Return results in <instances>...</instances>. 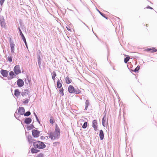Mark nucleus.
<instances>
[{
  "instance_id": "obj_28",
  "label": "nucleus",
  "mask_w": 157,
  "mask_h": 157,
  "mask_svg": "<svg viewBox=\"0 0 157 157\" xmlns=\"http://www.w3.org/2000/svg\"><path fill=\"white\" fill-rule=\"evenodd\" d=\"M23 115L25 116L28 117L31 115V112L29 111H28L25 113V112Z\"/></svg>"
},
{
  "instance_id": "obj_45",
  "label": "nucleus",
  "mask_w": 157,
  "mask_h": 157,
  "mask_svg": "<svg viewBox=\"0 0 157 157\" xmlns=\"http://www.w3.org/2000/svg\"><path fill=\"white\" fill-rule=\"evenodd\" d=\"M146 8L147 9H153V8H152L150 6H148L147 7H146Z\"/></svg>"
},
{
  "instance_id": "obj_21",
  "label": "nucleus",
  "mask_w": 157,
  "mask_h": 157,
  "mask_svg": "<svg viewBox=\"0 0 157 157\" xmlns=\"http://www.w3.org/2000/svg\"><path fill=\"white\" fill-rule=\"evenodd\" d=\"M37 58V59H38V65H39V67H40V65L41 64V59L40 56V54H38Z\"/></svg>"
},
{
  "instance_id": "obj_17",
  "label": "nucleus",
  "mask_w": 157,
  "mask_h": 157,
  "mask_svg": "<svg viewBox=\"0 0 157 157\" xmlns=\"http://www.w3.org/2000/svg\"><path fill=\"white\" fill-rule=\"evenodd\" d=\"M14 72L13 71H10L9 72L10 76L11 77V78H16L17 77L16 75L15 74Z\"/></svg>"
},
{
  "instance_id": "obj_8",
  "label": "nucleus",
  "mask_w": 157,
  "mask_h": 157,
  "mask_svg": "<svg viewBox=\"0 0 157 157\" xmlns=\"http://www.w3.org/2000/svg\"><path fill=\"white\" fill-rule=\"evenodd\" d=\"M92 127L95 131H97L98 130L97 122L96 120H94L93 121Z\"/></svg>"
},
{
  "instance_id": "obj_34",
  "label": "nucleus",
  "mask_w": 157,
  "mask_h": 157,
  "mask_svg": "<svg viewBox=\"0 0 157 157\" xmlns=\"http://www.w3.org/2000/svg\"><path fill=\"white\" fill-rule=\"evenodd\" d=\"M29 102V100L28 99H26L24 101H22V103L23 104H28V103Z\"/></svg>"
},
{
  "instance_id": "obj_6",
  "label": "nucleus",
  "mask_w": 157,
  "mask_h": 157,
  "mask_svg": "<svg viewBox=\"0 0 157 157\" xmlns=\"http://www.w3.org/2000/svg\"><path fill=\"white\" fill-rule=\"evenodd\" d=\"M25 112V109L23 107H19L17 113L20 115H23Z\"/></svg>"
},
{
  "instance_id": "obj_11",
  "label": "nucleus",
  "mask_w": 157,
  "mask_h": 157,
  "mask_svg": "<svg viewBox=\"0 0 157 157\" xmlns=\"http://www.w3.org/2000/svg\"><path fill=\"white\" fill-rule=\"evenodd\" d=\"M146 52H155L157 51V50L154 48H146L145 49Z\"/></svg>"
},
{
  "instance_id": "obj_55",
  "label": "nucleus",
  "mask_w": 157,
  "mask_h": 157,
  "mask_svg": "<svg viewBox=\"0 0 157 157\" xmlns=\"http://www.w3.org/2000/svg\"><path fill=\"white\" fill-rule=\"evenodd\" d=\"M45 137V139H48V136H46L45 137Z\"/></svg>"
},
{
  "instance_id": "obj_16",
  "label": "nucleus",
  "mask_w": 157,
  "mask_h": 157,
  "mask_svg": "<svg viewBox=\"0 0 157 157\" xmlns=\"http://www.w3.org/2000/svg\"><path fill=\"white\" fill-rule=\"evenodd\" d=\"M53 134L55 139H57L59 138L60 133L54 132Z\"/></svg>"
},
{
  "instance_id": "obj_60",
  "label": "nucleus",
  "mask_w": 157,
  "mask_h": 157,
  "mask_svg": "<svg viewBox=\"0 0 157 157\" xmlns=\"http://www.w3.org/2000/svg\"><path fill=\"white\" fill-rule=\"evenodd\" d=\"M58 143V142H55V143Z\"/></svg>"
},
{
  "instance_id": "obj_52",
  "label": "nucleus",
  "mask_w": 157,
  "mask_h": 157,
  "mask_svg": "<svg viewBox=\"0 0 157 157\" xmlns=\"http://www.w3.org/2000/svg\"><path fill=\"white\" fill-rule=\"evenodd\" d=\"M104 18H105L106 19H108V18L107 17H106L105 16H105H104V17H103Z\"/></svg>"
},
{
  "instance_id": "obj_57",
  "label": "nucleus",
  "mask_w": 157,
  "mask_h": 157,
  "mask_svg": "<svg viewBox=\"0 0 157 157\" xmlns=\"http://www.w3.org/2000/svg\"><path fill=\"white\" fill-rule=\"evenodd\" d=\"M34 114L35 117L36 115H37L35 113H34Z\"/></svg>"
},
{
  "instance_id": "obj_22",
  "label": "nucleus",
  "mask_w": 157,
  "mask_h": 157,
  "mask_svg": "<svg viewBox=\"0 0 157 157\" xmlns=\"http://www.w3.org/2000/svg\"><path fill=\"white\" fill-rule=\"evenodd\" d=\"M57 75L55 71H53L52 73V78L53 80L55 82V77Z\"/></svg>"
},
{
  "instance_id": "obj_35",
  "label": "nucleus",
  "mask_w": 157,
  "mask_h": 157,
  "mask_svg": "<svg viewBox=\"0 0 157 157\" xmlns=\"http://www.w3.org/2000/svg\"><path fill=\"white\" fill-rule=\"evenodd\" d=\"M90 105V103L88 100H86L85 102V106H89Z\"/></svg>"
},
{
  "instance_id": "obj_9",
  "label": "nucleus",
  "mask_w": 157,
  "mask_h": 157,
  "mask_svg": "<svg viewBox=\"0 0 157 157\" xmlns=\"http://www.w3.org/2000/svg\"><path fill=\"white\" fill-rule=\"evenodd\" d=\"M1 74L4 77H7L8 74V71L6 70L1 69L0 71Z\"/></svg>"
},
{
  "instance_id": "obj_29",
  "label": "nucleus",
  "mask_w": 157,
  "mask_h": 157,
  "mask_svg": "<svg viewBox=\"0 0 157 157\" xmlns=\"http://www.w3.org/2000/svg\"><path fill=\"white\" fill-rule=\"evenodd\" d=\"M64 90L63 88H61L59 90V91L61 94V96H63L64 95V93H63Z\"/></svg>"
},
{
  "instance_id": "obj_1",
  "label": "nucleus",
  "mask_w": 157,
  "mask_h": 157,
  "mask_svg": "<svg viewBox=\"0 0 157 157\" xmlns=\"http://www.w3.org/2000/svg\"><path fill=\"white\" fill-rule=\"evenodd\" d=\"M33 145L36 148L42 149L45 148L46 146L42 142L37 141L33 142Z\"/></svg>"
},
{
  "instance_id": "obj_5",
  "label": "nucleus",
  "mask_w": 157,
  "mask_h": 157,
  "mask_svg": "<svg viewBox=\"0 0 157 157\" xmlns=\"http://www.w3.org/2000/svg\"><path fill=\"white\" fill-rule=\"evenodd\" d=\"M10 47L11 52L13 54L14 53V50L15 45L13 41H11V40H10Z\"/></svg>"
},
{
  "instance_id": "obj_25",
  "label": "nucleus",
  "mask_w": 157,
  "mask_h": 157,
  "mask_svg": "<svg viewBox=\"0 0 157 157\" xmlns=\"http://www.w3.org/2000/svg\"><path fill=\"white\" fill-rule=\"evenodd\" d=\"M39 151V150L35 149L34 148H32L31 150V153L33 154L36 153L38 152Z\"/></svg>"
},
{
  "instance_id": "obj_54",
  "label": "nucleus",
  "mask_w": 157,
  "mask_h": 157,
  "mask_svg": "<svg viewBox=\"0 0 157 157\" xmlns=\"http://www.w3.org/2000/svg\"><path fill=\"white\" fill-rule=\"evenodd\" d=\"M82 23L85 25L87 28H88V26L86 25L83 22H82Z\"/></svg>"
},
{
  "instance_id": "obj_15",
  "label": "nucleus",
  "mask_w": 157,
  "mask_h": 157,
  "mask_svg": "<svg viewBox=\"0 0 157 157\" xmlns=\"http://www.w3.org/2000/svg\"><path fill=\"white\" fill-rule=\"evenodd\" d=\"M99 136L101 140H102L104 138V134L102 130H100Z\"/></svg>"
},
{
  "instance_id": "obj_33",
  "label": "nucleus",
  "mask_w": 157,
  "mask_h": 157,
  "mask_svg": "<svg viewBox=\"0 0 157 157\" xmlns=\"http://www.w3.org/2000/svg\"><path fill=\"white\" fill-rule=\"evenodd\" d=\"M0 24H1V25L2 26V27H3V28L5 27V23L4 21L0 22Z\"/></svg>"
},
{
  "instance_id": "obj_39",
  "label": "nucleus",
  "mask_w": 157,
  "mask_h": 157,
  "mask_svg": "<svg viewBox=\"0 0 157 157\" xmlns=\"http://www.w3.org/2000/svg\"><path fill=\"white\" fill-rule=\"evenodd\" d=\"M5 0H0V5L2 6L3 5Z\"/></svg>"
},
{
  "instance_id": "obj_48",
  "label": "nucleus",
  "mask_w": 157,
  "mask_h": 157,
  "mask_svg": "<svg viewBox=\"0 0 157 157\" xmlns=\"http://www.w3.org/2000/svg\"><path fill=\"white\" fill-rule=\"evenodd\" d=\"M19 24H20V25L21 27L22 26V22H21V21H20Z\"/></svg>"
},
{
  "instance_id": "obj_51",
  "label": "nucleus",
  "mask_w": 157,
  "mask_h": 157,
  "mask_svg": "<svg viewBox=\"0 0 157 157\" xmlns=\"http://www.w3.org/2000/svg\"><path fill=\"white\" fill-rule=\"evenodd\" d=\"M88 106H85V110H86L87 109Z\"/></svg>"
},
{
  "instance_id": "obj_12",
  "label": "nucleus",
  "mask_w": 157,
  "mask_h": 157,
  "mask_svg": "<svg viewBox=\"0 0 157 157\" xmlns=\"http://www.w3.org/2000/svg\"><path fill=\"white\" fill-rule=\"evenodd\" d=\"M32 121V119L30 117H26L25 118L24 123L27 124H30Z\"/></svg>"
},
{
  "instance_id": "obj_27",
  "label": "nucleus",
  "mask_w": 157,
  "mask_h": 157,
  "mask_svg": "<svg viewBox=\"0 0 157 157\" xmlns=\"http://www.w3.org/2000/svg\"><path fill=\"white\" fill-rule=\"evenodd\" d=\"M34 128H35V127L33 124H31L29 126H28L27 127V130H30L33 129Z\"/></svg>"
},
{
  "instance_id": "obj_58",
  "label": "nucleus",
  "mask_w": 157,
  "mask_h": 157,
  "mask_svg": "<svg viewBox=\"0 0 157 157\" xmlns=\"http://www.w3.org/2000/svg\"><path fill=\"white\" fill-rule=\"evenodd\" d=\"M80 0V2H82V0Z\"/></svg>"
},
{
  "instance_id": "obj_18",
  "label": "nucleus",
  "mask_w": 157,
  "mask_h": 157,
  "mask_svg": "<svg viewBox=\"0 0 157 157\" xmlns=\"http://www.w3.org/2000/svg\"><path fill=\"white\" fill-rule=\"evenodd\" d=\"M56 79H58L57 82V88L59 89L61 88L62 86V83L60 82L59 80L57 78H56Z\"/></svg>"
},
{
  "instance_id": "obj_3",
  "label": "nucleus",
  "mask_w": 157,
  "mask_h": 157,
  "mask_svg": "<svg viewBox=\"0 0 157 157\" xmlns=\"http://www.w3.org/2000/svg\"><path fill=\"white\" fill-rule=\"evenodd\" d=\"M13 71L16 75H18L21 73V71L19 65H16L14 67Z\"/></svg>"
},
{
  "instance_id": "obj_24",
  "label": "nucleus",
  "mask_w": 157,
  "mask_h": 157,
  "mask_svg": "<svg viewBox=\"0 0 157 157\" xmlns=\"http://www.w3.org/2000/svg\"><path fill=\"white\" fill-rule=\"evenodd\" d=\"M48 134L49 135V138H50L52 140H53L55 139V137H54L53 134L52 132H51Z\"/></svg>"
},
{
  "instance_id": "obj_37",
  "label": "nucleus",
  "mask_w": 157,
  "mask_h": 157,
  "mask_svg": "<svg viewBox=\"0 0 157 157\" xmlns=\"http://www.w3.org/2000/svg\"><path fill=\"white\" fill-rule=\"evenodd\" d=\"M18 29L19 32V33L20 34V36H21L23 35L19 27L18 28Z\"/></svg>"
},
{
  "instance_id": "obj_20",
  "label": "nucleus",
  "mask_w": 157,
  "mask_h": 157,
  "mask_svg": "<svg viewBox=\"0 0 157 157\" xmlns=\"http://www.w3.org/2000/svg\"><path fill=\"white\" fill-rule=\"evenodd\" d=\"M20 94V92L19 90L18 89L15 90L14 95L16 97L19 96Z\"/></svg>"
},
{
  "instance_id": "obj_31",
  "label": "nucleus",
  "mask_w": 157,
  "mask_h": 157,
  "mask_svg": "<svg viewBox=\"0 0 157 157\" xmlns=\"http://www.w3.org/2000/svg\"><path fill=\"white\" fill-rule=\"evenodd\" d=\"M87 122L86 121L84 123L83 125H82V128L84 129H85L87 127Z\"/></svg>"
},
{
  "instance_id": "obj_59",
  "label": "nucleus",
  "mask_w": 157,
  "mask_h": 157,
  "mask_svg": "<svg viewBox=\"0 0 157 157\" xmlns=\"http://www.w3.org/2000/svg\"><path fill=\"white\" fill-rule=\"evenodd\" d=\"M113 70H115V69H114V67H113Z\"/></svg>"
},
{
  "instance_id": "obj_56",
  "label": "nucleus",
  "mask_w": 157,
  "mask_h": 157,
  "mask_svg": "<svg viewBox=\"0 0 157 157\" xmlns=\"http://www.w3.org/2000/svg\"><path fill=\"white\" fill-rule=\"evenodd\" d=\"M97 37V38L98 40H99L100 41H101V40L99 39L98 38V37L97 36H96Z\"/></svg>"
},
{
  "instance_id": "obj_14",
  "label": "nucleus",
  "mask_w": 157,
  "mask_h": 157,
  "mask_svg": "<svg viewBox=\"0 0 157 157\" xmlns=\"http://www.w3.org/2000/svg\"><path fill=\"white\" fill-rule=\"evenodd\" d=\"M27 139L29 143H32L35 140L30 135H28L27 136Z\"/></svg>"
},
{
  "instance_id": "obj_40",
  "label": "nucleus",
  "mask_w": 157,
  "mask_h": 157,
  "mask_svg": "<svg viewBox=\"0 0 157 157\" xmlns=\"http://www.w3.org/2000/svg\"><path fill=\"white\" fill-rule=\"evenodd\" d=\"M49 121L50 123L51 124H53L54 123V120L52 118H51L50 119Z\"/></svg>"
},
{
  "instance_id": "obj_38",
  "label": "nucleus",
  "mask_w": 157,
  "mask_h": 157,
  "mask_svg": "<svg viewBox=\"0 0 157 157\" xmlns=\"http://www.w3.org/2000/svg\"><path fill=\"white\" fill-rule=\"evenodd\" d=\"M97 10L102 17H104V16H105V14L101 12L98 9H97Z\"/></svg>"
},
{
  "instance_id": "obj_44",
  "label": "nucleus",
  "mask_w": 157,
  "mask_h": 157,
  "mask_svg": "<svg viewBox=\"0 0 157 157\" xmlns=\"http://www.w3.org/2000/svg\"><path fill=\"white\" fill-rule=\"evenodd\" d=\"M40 139L41 140H43L45 139V137L42 136L40 137Z\"/></svg>"
},
{
  "instance_id": "obj_26",
  "label": "nucleus",
  "mask_w": 157,
  "mask_h": 157,
  "mask_svg": "<svg viewBox=\"0 0 157 157\" xmlns=\"http://www.w3.org/2000/svg\"><path fill=\"white\" fill-rule=\"evenodd\" d=\"M130 59V57L129 56H127L124 59V61L125 63H126L127 62L129 61V59Z\"/></svg>"
},
{
  "instance_id": "obj_4",
  "label": "nucleus",
  "mask_w": 157,
  "mask_h": 157,
  "mask_svg": "<svg viewBox=\"0 0 157 157\" xmlns=\"http://www.w3.org/2000/svg\"><path fill=\"white\" fill-rule=\"evenodd\" d=\"M32 135L34 137L37 138L40 136V131L35 129H33L32 131Z\"/></svg>"
},
{
  "instance_id": "obj_23",
  "label": "nucleus",
  "mask_w": 157,
  "mask_h": 157,
  "mask_svg": "<svg viewBox=\"0 0 157 157\" xmlns=\"http://www.w3.org/2000/svg\"><path fill=\"white\" fill-rule=\"evenodd\" d=\"M55 132L60 133V129L57 124H56V125H55Z\"/></svg>"
},
{
  "instance_id": "obj_2",
  "label": "nucleus",
  "mask_w": 157,
  "mask_h": 157,
  "mask_svg": "<svg viewBox=\"0 0 157 157\" xmlns=\"http://www.w3.org/2000/svg\"><path fill=\"white\" fill-rule=\"evenodd\" d=\"M68 90L70 94L74 93L75 94H78L81 93V90L78 88L75 89V88L72 85H70L68 86Z\"/></svg>"
},
{
  "instance_id": "obj_47",
  "label": "nucleus",
  "mask_w": 157,
  "mask_h": 157,
  "mask_svg": "<svg viewBox=\"0 0 157 157\" xmlns=\"http://www.w3.org/2000/svg\"><path fill=\"white\" fill-rule=\"evenodd\" d=\"M21 38L22 39H24L25 38V36H24V34L21 35Z\"/></svg>"
},
{
  "instance_id": "obj_32",
  "label": "nucleus",
  "mask_w": 157,
  "mask_h": 157,
  "mask_svg": "<svg viewBox=\"0 0 157 157\" xmlns=\"http://www.w3.org/2000/svg\"><path fill=\"white\" fill-rule=\"evenodd\" d=\"M18 113H16V112L14 114V116L15 117V118L17 119L18 120H19V121H20V120L18 118L19 117V116L18 115Z\"/></svg>"
},
{
  "instance_id": "obj_36",
  "label": "nucleus",
  "mask_w": 157,
  "mask_h": 157,
  "mask_svg": "<svg viewBox=\"0 0 157 157\" xmlns=\"http://www.w3.org/2000/svg\"><path fill=\"white\" fill-rule=\"evenodd\" d=\"M8 60L10 62L12 61V57L11 56H8L7 58Z\"/></svg>"
},
{
  "instance_id": "obj_46",
  "label": "nucleus",
  "mask_w": 157,
  "mask_h": 157,
  "mask_svg": "<svg viewBox=\"0 0 157 157\" xmlns=\"http://www.w3.org/2000/svg\"><path fill=\"white\" fill-rule=\"evenodd\" d=\"M25 44V45L26 46V48L28 49V45H27V42H26L25 43H24Z\"/></svg>"
},
{
  "instance_id": "obj_41",
  "label": "nucleus",
  "mask_w": 157,
  "mask_h": 157,
  "mask_svg": "<svg viewBox=\"0 0 157 157\" xmlns=\"http://www.w3.org/2000/svg\"><path fill=\"white\" fill-rule=\"evenodd\" d=\"M36 157H43V154L42 153H40L36 156Z\"/></svg>"
},
{
  "instance_id": "obj_30",
  "label": "nucleus",
  "mask_w": 157,
  "mask_h": 157,
  "mask_svg": "<svg viewBox=\"0 0 157 157\" xmlns=\"http://www.w3.org/2000/svg\"><path fill=\"white\" fill-rule=\"evenodd\" d=\"M140 68V66L138 65L134 70V71L136 72L138 71Z\"/></svg>"
},
{
  "instance_id": "obj_7",
  "label": "nucleus",
  "mask_w": 157,
  "mask_h": 157,
  "mask_svg": "<svg viewBox=\"0 0 157 157\" xmlns=\"http://www.w3.org/2000/svg\"><path fill=\"white\" fill-rule=\"evenodd\" d=\"M17 84L19 87H22L24 86V82L21 79H19L17 81Z\"/></svg>"
},
{
  "instance_id": "obj_42",
  "label": "nucleus",
  "mask_w": 157,
  "mask_h": 157,
  "mask_svg": "<svg viewBox=\"0 0 157 157\" xmlns=\"http://www.w3.org/2000/svg\"><path fill=\"white\" fill-rule=\"evenodd\" d=\"M4 21V19L2 17H0V22Z\"/></svg>"
},
{
  "instance_id": "obj_19",
  "label": "nucleus",
  "mask_w": 157,
  "mask_h": 157,
  "mask_svg": "<svg viewBox=\"0 0 157 157\" xmlns=\"http://www.w3.org/2000/svg\"><path fill=\"white\" fill-rule=\"evenodd\" d=\"M65 81L67 84H69L71 83L72 80L68 76H67L65 79Z\"/></svg>"
},
{
  "instance_id": "obj_50",
  "label": "nucleus",
  "mask_w": 157,
  "mask_h": 157,
  "mask_svg": "<svg viewBox=\"0 0 157 157\" xmlns=\"http://www.w3.org/2000/svg\"><path fill=\"white\" fill-rule=\"evenodd\" d=\"M7 78H8V79L9 80H10L11 79H12V78H11L10 76V77H8Z\"/></svg>"
},
{
  "instance_id": "obj_43",
  "label": "nucleus",
  "mask_w": 157,
  "mask_h": 157,
  "mask_svg": "<svg viewBox=\"0 0 157 157\" xmlns=\"http://www.w3.org/2000/svg\"><path fill=\"white\" fill-rule=\"evenodd\" d=\"M36 121H37L39 123H40V120H39V119L37 116V115H36Z\"/></svg>"
},
{
  "instance_id": "obj_13",
  "label": "nucleus",
  "mask_w": 157,
  "mask_h": 157,
  "mask_svg": "<svg viewBox=\"0 0 157 157\" xmlns=\"http://www.w3.org/2000/svg\"><path fill=\"white\" fill-rule=\"evenodd\" d=\"M29 92L30 91H29V90L28 89H26L24 90V91L21 93V95L23 97H24L28 95Z\"/></svg>"
},
{
  "instance_id": "obj_10",
  "label": "nucleus",
  "mask_w": 157,
  "mask_h": 157,
  "mask_svg": "<svg viewBox=\"0 0 157 157\" xmlns=\"http://www.w3.org/2000/svg\"><path fill=\"white\" fill-rule=\"evenodd\" d=\"M106 115H105L102 118V124L104 127H105L106 126L108 125V120H107V122L106 123Z\"/></svg>"
},
{
  "instance_id": "obj_53",
  "label": "nucleus",
  "mask_w": 157,
  "mask_h": 157,
  "mask_svg": "<svg viewBox=\"0 0 157 157\" xmlns=\"http://www.w3.org/2000/svg\"><path fill=\"white\" fill-rule=\"evenodd\" d=\"M104 18H105L106 19H108V18L107 17H106L105 16H105H104V17H103Z\"/></svg>"
},
{
  "instance_id": "obj_49",
  "label": "nucleus",
  "mask_w": 157,
  "mask_h": 157,
  "mask_svg": "<svg viewBox=\"0 0 157 157\" xmlns=\"http://www.w3.org/2000/svg\"><path fill=\"white\" fill-rule=\"evenodd\" d=\"M22 40H23V41H24V43H25V42H26L25 38L24 39H22Z\"/></svg>"
}]
</instances>
